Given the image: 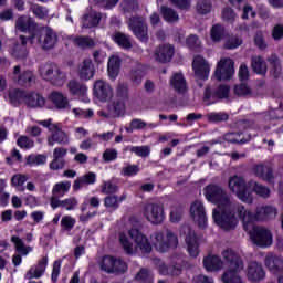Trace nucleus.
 <instances>
[{
  "label": "nucleus",
  "instance_id": "0eeeda50",
  "mask_svg": "<svg viewBox=\"0 0 283 283\" xmlns=\"http://www.w3.org/2000/svg\"><path fill=\"white\" fill-rule=\"evenodd\" d=\"M228 187L230 191L241 200V202H244L245 205H253V192L251 191L249 182H247L242 176L234 175L230 177Z\"/></svg>",
  "mask_w": 283,
  "mask_h": 283
},
{
  "label": "nucleus",
  "instance_id": "cd10ccee",
  "mask_svg": "<svg viewBox=\"0 0 283 283\" xmlns=\"http://www.w3.org/2000/svg\"><path fill=\"white\" fill-rule=\"evenodd\" d=\"M36 28V22L34 19L28 15H22L15 21V30L19 32H30V30H34Z\"/></svg>",
  "mask_w": 283,
  "mask_h": 283
},
{
  "label": "nucleus",
  "instance_id": "aec40b11",
  "mask_svg": "<svg viewBox=\"0 0 283 283\" xmlns=\"http://www.w3.org/2000/svg\"><path fill=\"white\" fill-rule=\"evenodd\" d=\"M48 269V256H43L38 264L31 266L25 273V280H39Z\"/></svg>",
  "mask_w": 283,
  "mask_h": 283
},
{
  "label": "nucleus",
  "instance_id": "a19ab883",
  "mask_svg": "<svg viewBox=\"0 0 283 283\" xmlns=\"http://www.w3.org/2000/svg\"><path fill=\"white\" fill-rule=\"evenodd\" d=\"M11 242H13L15 247V251L20 253V255H28V253H32V247H25L23 240L17 235L11 237Z\"/></svg>",
  "mask_w": 283,
  "mask_h": 283
},
{
  "label": "nucleus",
  "instance_id": "f03ea898",
  "mask_svg": "<svg viewBox=\"0 0 283 283\" xmlns=\"http://www.w3.org/2000/svg\"><path fill=\"white\" fill-rule=\"evenodd\" d=\"M128 235L133 242L129 241V238L124 232L119 233V242L128 255H136L138 251L142 253H151V243L147 235H145L137 228H132L128 230Z\"/></svg>",
  "mask_w": 283,
  "mask_h": 283
},
{
  "label": "nucleus",
  "instance_id": "4d7b16f0",
  "mask_svg": "<svg viewBox=\"0 0 283 283\" xmlns=\"http://www.w3.org/2000/svg\"><path fill=\"white\" fill-rule=\"evenodd\" d=\"M211 0H200L197 3V12H199V14H209V12H211Z\"/></svg>",
  "mask_w": 283,
  "mask_h": 283
},
{
  "label": "nucleus",
  "instance_id": "393cba45",
  "mask_svg": "<svg viewBox=\"0 0 283 283\" xmlns=\"http://www.w3.org/2000/svg\"><path fill=\"white\" fill-rule=\"evenodd\" d=\"M49 98L56 109H72L70 106V99H67V96L63 95V93L53 92Z\"/></svg>",
  "mask_w": 283,
  "mask_h": 283
},
{
  "label": "nucleus",
  "instance_id": "37998d69",
  "mask_svg": "<svg viewBox=\"0 0 283 283\" xmlns=\"http://www.w3.org/2000/svg\"><path fill=\"white\" fill-rule=\"evenodd\" d=\"M252 70L255 74H266V62L261 56H252Z\"/></svg>",
  "mask_w": 283,
  "mask_h": 283
},
{
  "label": "nucleus",
  "instance_id": "e433bc0d",
  "mask_svg": "<svg viewBox=\"0 0 283 283\" xmlns=\"http://www.w3.org/2000/svg\"><path fill=\"white\" fill-rule=\"evenodd\" d=\"M248 187H250V191H254L260 198H269L271 196V190L255 180L248 181Z\"/></svg>",
  "mask_w": 283,
  "mask_h": 283
},
{
  "label": "nucleus",
  "instance_id": "b1692460",
  "mask_svg": "<svg viewBox=\"0 0 283 283\" xmlns=\"http://www.w3.org/2000/svg\"><path fill=\"white\" fill-rule=\"evenodd\" d=\"M107 109L111 112V114H113L114 118H120L125 116L127 105L125 104V99L118 98L108 104Z\"/></svg>",
  "mask_w": 283,
  "mask_h": 283
},
{
  "label": "nucleus",
  "instance_id": "8fccbe9b",
  "mask_svg": "<svg viewBox=\"0 0 283 283\" xmlns=\"http://www.w3.org/2000/svg\"><path fill=\"white\" fill-rule=\"evenodd\" d=\"M31 12H33L34 17L36 19H48L49 10L48 8L41 6V4H31Z\"/></svg>",
  "mask_w": 283,
  "mask_h": 283
},
{
  "label": "nucleus",
  "instance_id": "412c9836",
  "mask_svg": "<svg viewBox=\"0 0 283 283\" xmlns=\"http://www.w3.org/2000/svg\"><path fill=\"white\" fill-rule=\"evenodd\" d=\"M95 70L94 63L91 59H85L82 63L77 66V75L81 81H90L94 78Z\"/></svg>",
  "mask_w": 283,
  "mask_h": 283
},
{
  "label": "nucleus",
  "instance_id": "4c0bfd02",
  "mask_svg": "<svg viewBox=\"0 0 283 283\" xmlns=\"http://www.w3.org/2000/svg\"><path fill=\"white\" fill-rule=\"evenodd\" d=\"M28 96V92L21 91V90H15L11 91L9 93V103L13 105V107H19L22 103H25V98Z\"/></svg>",
  "mask_w": 283,
  "mask_h": 283
},
{
  "label": "nucleus",
  "instance_id": "e2e57ef3",
  "mask_svg": "<svg viewBox=\"0 0 283 283\" xmlns=\"http://www.w3.org/2000/svg\"><path fill=\"white\" fill-rule=\"evenodd\" d=\"M240 45H242V39L238 36H231L224 43L227 50H235V48H240Z\"/></svg>",
  "mask_w": 283,
  "mask_h": 283
},
{
  "label": "nucleus",
  "instance_id": "7c9ffc66",
  "mask_svg": "<svg viewBox=\"0 0 283 283\" xmlns=\"http://www.w3.org/2000/svg\"><path fill=\"white\" fill-rule=\"evenodd\" d=\"M101 19H103L101 12L91 11L90 13L84 15L82 20V28H96V25L101 23Z\"/></svg>",
  "mask_w": 283,
  "mask_h": 283
},
{
  "label": "nucleus",
  "instance_id": "6ab92c4d",
  "mask_svg": "<svg viewBox=\"0 0 283 283\" xmlns=\"http://www.w3.org/2000/svg\"><path fill=\"white\" fill-rule=\"evenodd\" d=\"M70 145V136L63 132L61 125L55 126V129L51 132V136L48 137V145L54 147V145Z\"/></svg>",
  "mask_w": 283,
  "mask_h": 283
},
{
  "label": "nucleus",
  "instance_id": "473e14b6",
  "mask_svg": "<svg viewBox=\"0 0 283 283\" xmlns=\"http://www.w3.org/2000/svg\"><path fill=\"white\" fill-rule=\"evenodd\" d=\"M67 90L70 94H73V96H87V86L85 84H81L75 80H71L67 83Z\"/></svg>",
  "mask_w": 283,
  "mask_h": 283
},
{
  "label": "nucleus",
  "instance_id": "2f4dec72",
  "mask_svg": "<svg viewBox=\"0 0 283 283\" xmlns=\"http://www.w3.org/2000/svg\"><path fill=\"white\" fill-rule=\"evenodd\" d=\"M170 85L175 88L179 94H185L187 92V81L181 73H176L170 78Z\"/></svg>",
  "mask_w": 283,
  "mask_h": 283
},
{
  "label": "nucleus",
  "instance_id": "f8f14e48",
  "mask_svg": "<svg viewBox=\"0 0 283 283\" xmlns=\"http://www.w3.org/2000/svg\"><path fill=\"white\" fill-rule=\"evenodd\" d=\"M128 28L143 43H147L149 35L147 32V23L142 17H133L128 21Z\"/></svg>",
  "mask_w": 283,
  "mask_h": 283
},
{
  "label": "nucleus",
  "instance_id": "680f3d73",
  "mask_svg": "<svg viewBox=\"0 0 283 283\" xmlns=\"http://www.w3.org/2000/svg\"><path fill=\"white\" fill-rule=\"evenodd\" d=\"M28 182V176L23 174H17L11 178L12 187H23Z\"/></svg>",
  "mask_w": 283,
  "mask_h": 283
},
{
  "label": "nucleus",
  "instance_id": "a211bd4d",
  "mask_svg": "<svg viewBox=\"0 0 283 283\" xmlns=\"http://www.w3.org/2000/svg\"><path fill=\"white\" fill-rule=\"evenodd\" d=\"M176 54V49L171 44H161L155 50V61L159 63H169Z\"/></svg>",
  "mask_w": 283,
  "mask_h": 283
},
{
  "label": "nucleus",
  "instance_id": "864d4df0",
  "mask_svg": "<svg viewBox=\"0 0 283 283\" xmlns=\"http://www.w3.org/2000/svg\"><path fill=\"white\" fill-rule=\"evenodd\" d=\"M222 36H224V27H222L220 24L213 25L211 29L212 41L218 43L219 41H222Z\"/></svg>",
  "mask_w": 283,
  "mask_h": 283
},
{
  "label": "nucleus",
  "instance_id": "052dcab7",
  "mask_svg": "<svg viewBox=\"0 0 283 283\" xmlns=\"http://www.w3.org/2000/svg\"><path fill=\"white\" fill-rule=\"evenodd\" d=\"M145 127H147V123H145V120L135 118L130 122V126L126 127V132L132 134L134 129H145Z\"/></svg>",
  "mask_w": 283,
  "mask_h": 283
},
{
  "label": "nucleus",
  "instance_id": "72a5a7b5",
  "mask_svg": "<svg viewBox=\"0 0 283 283\" xmlns=\"http://www.w3.org/2000/svg\"><path fill=\"white\" fill-rule=\"evenodd\" d=\"M112 39L119 48L123 50H130L132 48V36L123 32H116L112 35Z\"/></svg>",
  "mask_w": 283,
  "mask_h": 283
},
{
  "label": "nucleus",
  "instance_id": "de8ad7c7",
  "mask_svg": "<svg viewBox=\"0 0 283 283\" xmlns=\"http://www.w3.org/2000/svg\"><path fill=\"white\" fill-rule=\"evenodd\" d=\"M135 280L142 283H154V274L147 269H142L135 276Z\"/></svg>",
  "mask_w": 283,
  "mask_h": 283
},
{
  "label": "nucleus",
  "instance_id": "4be33fe9",
  "mask_svg": "<svg viewBox=\"0 0 283 283\" xmlns=\"http://www.w3.org/2000/svg\"><path fill=\"white\" fill-rule=\"evenodd\" d=\"M266 273L264 272V268L262 264L253 261L248 264L247 269V277L250 282H260L263 277H265Z\"/></svg>",
  "mask_w": 283,
  "mask_h": 283
},
{
  "label": "nucleus",
  "instance_id": "4468645a",
  "mask_svg": "<svg viewBox=\"0 0 283 283\" xmlns=\"http://www.w3.org/2000/svg\"><path fill=\"white\" fill-rule=\"evenodd\" d=\"M93 94L99 101L105 103L106 101H109L112 96H114V90L109 83L105 82L104 80H97L93 86Z\"/></svg>",
  "mask_w": 283,
  "mask_h": 283
},
{
  "label": "nucleus",
  "instance_id": "0e129e2a",
  "mask_svg": "<svg viewBox=\"0 0 283 283\" xmlns=\"http://www.w3.org/2000/svg\"><path fill=\"white\" fill-rule=\"evenodd\" d=\"M240 133H228L224 135V140H227L228 143H248L249 139L240 138Z\"/></svg>",
  "mask_w": 283,
  "mask_h": 283
},
{
  "label": "nucleus",
  "instance_id": "a878e982",
  "mask_svg": "<svg viewBox=\"0 0 283 283\" xmlns=\"http://www.w3.org/2000/svg\"><path fill=\"white\" fill-rule=\"evenodd\" d=\"M206 271H221L224 269V262L218 255H208L203 259Z\"/></svg>",
  "mask_w": 283,
  "mask_h": 283
},
{
  "label": "nucleus",
  "instance_id": "7ed1b4c3",
  "mask_svg": "<svg viewBox=\"0 0 283 283\" xmlns=\"http://www.w3.org/2000/svg\"><path fill=\"white\" fill-rule=\"evenodd\" d=\"M222 258L227 264V270L221 277L222 282L244 283L242 276H240V272L244 271V261H242V258L231 249H226L222 252Z\"/></svg>",
  "mask_w": 283,
  "mask_h": 283
},
{
  "label": "nucleus",
  "instance_id": "ddd939ff",
  "mask_svg": "<svg viewBox=\"0 0 283 283\" xmlns=\"http://www.w3.org/2000/svg\"><path fill=\"white\" fill-rule=\"evenodd\" d=\"M235 74V69L233 67V60L229 57H223L219 61L214 76L218 81H229Z\"/></svg>",
  "mask_w": 283,
  "mask_h": 283
},
{
  "label": "nucleus",
  "instance_id": "c756f323",
  "mask_svg": "<svg viewBox=\"0 0 283 283\" xmlns=\"http://www.w3.org/2000/svg\"><path fill=\"white\" fill-rule=\"evenodd\" d=\"M265 266L271 271V273H280L283 269V261L282 259L277 258L273 254H268L265 256Z\"/></svg>",
  "mask_w": 283,
  "mask_h": 283
},
{
  "label": "nucleus",
  "instance_id": "6e6d98bb",
  "mask_svg": "<svg viewBox=\"0 0 283 283\" xmlns=\"http://www.w3.org/2000/svg\"><path fill=\"white\" fill-rule=\"evenodd\" d=\"M130 151L140 158H147L151 154V148L149 146H133Z\"/></svg>",
  "mask_w": 283,
  "mask_h": 283
},
{
  "label": "nucleus",
  "instance_id": "6e6552de",
  "mask_svg": "<svg viewBox=\"0 0 283 283\" xmlns=\"http://www.w3.org/2000/svg\"><path fill=\"white\" fill-rule=\"evenodd\" d=\"M39 72L44 81H49V83L57 87L64 85L67 80V75L55 63L40 65Z\"/></svg>",
  "mask_w": 283,
  "mask_h": 283
},
{
  "label": "nucleus",
  "instance_id": "bf43d9fd",
  "mask_svg": "<svg viewBox=\"0 0 283 283\" xmlns=\"http://www.w3.org/2000/svg\"><path fill=\"white\" fill-rule=\"evenodd\" d=\"M208 120L210 123H224L229 120V114L227 113H210L208 114Z\"/></svg>",
  "mask_w": 283,
  "mask_h": 283
},
{
  "label": "nucleus",
  "instance_id": "3c124183",
  "mask_svg": "<svg viewBox=\"0 0 283 283\" xmlns=\"http://www.w3.org/2000/svg\"><path fill=\"white\" fill-rule=\"evenodd\" d=\"M115 262L116 259H114V256H104L101 263L102 271H105L106 273H113Z\"/></svg>",
  "mask_w": 283,
  "mask_h": 283
},
{
  "label": "nucleus",
  "instance_id": "39448f33",
  "mask_svg": "<svg viewBox=\"0 0 283 283\" xmlns=\"http://www.w3.org/2000/svg\"><path fill=\"white\" fill-rule=\"evenodd\" d=\"M28 41L31 45H38L41 50L50 51L56 48L59 34L50 27H42L34 31Z\"/></svg>",
  "mask_w": 283,
  "mask_h": 283
},
{
  "label": "nucleus",
  "instance_id": "79ce46f5",
  "mask_svg": "<svg viewBox=\"0 0 283 283\" xmlns=\"http://www.w3.org/2000/svg\"><path fill=\"white\" fill-rule=\"evenodd\" d=\"M123 14H132L138 10V0H123L119 4Z\"/></svg>",
  "mask_w": 283,
  "mask_h": 283
},
{
  "label": "nucleus",
  "instance_id": "dca6fc26",
  "mask_svg": "<svg viewBox=\"0 0 283 283\" xmlns=\"http://www.w3.org/2000/svg\"><path fill=\"white\" fill-rule=\"evenodd\" d=\"M190 214L192 220L198 223L199 227H207V211L205 205L200 200H196L190 206Z\"/></svg>",
  "mask_w": 283,
  "mask_h": 283
},
{
  "label": "nucleus",
  "instance_id": "f3484780",
  "mask_svg": "<svg viewBox=\"0 0 283 283\" xmlns=\"http://www.w3.org/2000/svg\"><path fill=\"white\" fill-rule=\"evenodd\" d=\"M231 92V88L228 85H220L213 93L211 88L207 87L203 95V102L206 105H213L217 98H227Z\"/></svg>",
  "mask_w": 283,
  "mask_h": 283
},
{
  "label": "nucleus",
  "instance_id": "2eb2a0df",
  "mask_svg": "<svg viewBox=\"0 0 283 283\" xmlns=\"http://www.w3.org/2000/svg\"><path fill=\"white\" fill-rule=\"evenodd\" d=\"M192 69L197 78L201 81H207L209 78V74L211 72V64L205 60V57L197 55L192 62Z\"/></svg>",
  "mask_w": 283,
  "mask_h": 283
},
{
  "label": "nucleus",
  "instance_id": "5701e85b",
  "mask_svg": "<svg viewBox=\"0 0 283 283\" xmlns=\"http://www.w3.org/2000/svg\"><path fill=\"white\" fill-rule=\"evenodd\" d=\"M13 81H15L18 85H30V83L36 81V77L32 71H24L21 73V66L17 65L13 69Z\"/></svg>",
  "mask_w": 283,
  "mask_h": 283
},
{
  "label": "nucleus",
  "instance_id": "c03bdc74",
  "mask_svg": "<svg viewBox=\"0 0 283 283\" xmlns=\"http://www.w3.org/2000/svg\"><path fill=\"white\" fill-rule=\"evenodd\" d=\"M21 46L17 45L12 52L15 59H25L28 56V51L25 50V44L28 43V38L20 35Z\"/></svg>",
  "mask_w": 283,
  "mask_h": 283
},
{
  "label": "nucleus",
  "instance_id": "c85d7f7f",
  "mask_svg": "<svg viewBox=\"0 0 283 283\" xmlns=\"http://www.w3.org/2000/svg\"><path fill=\"white\" fill-rule=\"evenodd\" d=\"M25 105L32 108L45 106V97L35 92H27Z\"/></svg>",
  "mask_w": 283,
  "mask_h": 283
},
{
  "label": "nucleus",
  "instance_id": "9b49d317",
  "mask_svg": "<svg viewBox=\"0 0 283 283\" xmlns=\"http://www.w3.org/2000/svg\"><path fill=\"white\" fill-rule=\"evenodd\" d=\"M180 235H185V242L187 251L190 258H198L200 255V239L189 226H184L181 228Z\"/></svg>",
  "mask_w": 283,
  "mask_h": 283
},
{
  "label": "nucleus",
  "instance_id": "69168bd1",
  "mask_svg": "<svg viewBox=\"0 0 283 283\" xmlns=\"http://www.w3.org/2000/svg\"><path fill=\"white\" fill-rule=\"evenodd\" d=\"M237 96H251V88L247 84H238L234 86Z\"/></svg>",
  "mask_w": 283,
  "mask_h": 283
},
{
  "label": "nucleus",
  "instance_id": "5fc2aeb1",
  "mask_svg": "<svg viewBox=\"0 0 283 283\" xmlns=\"http://www.w3.org/2000/svg\"><path fill=\"white\" fill-rule=\"evenodd\" d=\"M61 227L64 231H72V229L76 227V219H74L72 216H64L61 219Z\"/></svg>",
  "mask_w": 283,
  "mask_h": 283
},
{
  "label": "nucleus",
  "instance_id": "338daca9",
  "mask_svg": "<svg viewBox=\"0 0 283 283\" xmlns=\"http://www.w3.org/2000/svg\"><path fill=\"white\" fill-rule=\"evenodd\" d=\"M186 45L190 50H198L200 48V39H198V35L191 34L186 39Z\"/></svg>",
  "mask_w": 283,
  "mask_h": 283
},
{
  "label": "nucleus",
  "instance_id": "58836bf2",
  "mask_svg": "<svg viewBox=\"0 0 283 283\" xmlns=\"http://www.w3.org/2000/svg\"><path fill=\"white\" fill-rule=\"evenodd\" d=\"M70 189H72V182L60 181L53 186L52 196H55L57 198H63V196H65V193L70 192Z\"/></svg>",
  "mask_w": 283,
  "mask_h": 283
},
{
  "label": "nucleus",
  "instance_id": "bb28decb",
  "mask_svg": "<svg viewBox=\"0 0 283 283\" xmlns=\"http://www.w3.org/2000/svg\"><path fill=\"white\" fill-rule=\"evenodd\" d=\"M252 174L263 180H273V169L266 164H259L252 167Z\"/></svg>",
  "mask_w": 283,
  "mask_h": 283
},
{
  "label": "nucleus",
  "instance_id": "f704fd0d",
  "mask_svg": "<svg viewBox=\"0 0 283 283\" xmlns=\"http://www.w3.org/2000/svg\"><path fill=\"white\" fill-rule=\"evenodd\" d=\"M94 182H96V174L87 172L86 175L77 178L74 181L73 189H75V191H78V189H83L85 185H94Z\"/></svg>",
  "mask_w": 283,
  "mask_h": 283
},
{
  "label": "nucleus",
  "instance_id": "423d86ee",
  "mask_svg": "<svg viewBox=\"0 0 283 283\" xmlns=\"http://www.w3.org/2000/svg\"><path fill=\"white\" fill-rule=\"evenodd\" d=\"M150 242L159 253H167L171 249H178V235L169 229L153 233Z\"/></svg>",
  "mask_w": 283,
  "mask_h": 283
},
{
  "label": "nucleus",
  "instance_id": "c9c22d12",
  "mask_svg": "<svg viewBox=\"0 0 283 283\" xmlns=\"http://www.w3.org/2000/svg\"><path fill=\"white\" fill-rule=\"evenodd\" d=\"M107 71L109 78H116L118 76V72H120V57L117 55L111 56L108 59Z\"/></svg>",
  "mask_w": 283,
  "mask_h": 283
},
{
  "label": "nucleus",
  "instance_id": "1a4fd4ad",
  "mask_svg": "<svg viewBox=\"0 0 283 283\" xmlns=\"http://www.w3.org/2000/svg\"><path fill=\"white\" fill-rule=\"evenodd\" d=\"M245 231H248L250 239L256 244V247L266 249V247H271V244H273V234L266 228L255 227L252 223V227Z\"/></svg>",
  "mask_w": 283,
  "mask_h": 283
},
{
  "label": "nucleus",
  "instance_id": "09e8293b",
  "mask_svg": "<svg viewBox=\"0 0 283 283\" xmlns=\"http://www.w3.org/2000/svg\"><path fill=\"white\" fill-rule=\"evenodd\" d=\"M45 163H48V157L45 155H30L27 158V165H30L31 167L45 165Z\"/></svg>",
  "mask_w": 283,
  "mask_h": 283
},
{
  "label": "nucleus",
  "instance_id": "9d476101",
  "mask_svg": "<svg viewBox=\"0 0 283 283\" xmlns=\"http://www.w3.org/2000/svg\"><path fill=\"white\" fill-rule=\"evenodd\" d=\"M143 216L150 224H163L165 221V208L163 203L148 202L143 207Z\"/></svg>",
  "mask_w": 283,
  "mask_h": 283
},
{
  "label": "nucleus",
  "instance_id": "49530a36",
  "mask_svg": "<svg viewBox=\"0 0 283 283\" xmlns=\"http://www.w3.org/2000/svg\"><path fill=\"white\" fill-rule=\"evenodd\" d=\"M139 172H140V166L139 165H132V164L127 163L122 168V176H127L129 178H132L134 176H138Z\"/></svg>",
  "mask_w": 283,
  "mask_h": 283
},
{
  "label": "nucleus",
  "instance_id": "ea45409f",
  "mask_svg": "<svg viewBox=\"0 0 283 283\" xmlns=\"http://www.w3.org/2000/svg\"><path fill=\"white\" fill-rule=\"evenodd\" d=\"M72 42L74 45H77V48H81V50H87V48H96V42H94V39L90 36H76L73 38Z\"/></svg>",
  "mask_w": 283,
  "mask_h": 283
},
{
  "label": "nucleus",
  "instance_id": "13d9d810",
  "mask_svg": "<svg viewBox=\"0 0 283 283\" xmlns=\"http://www.w3.org/2000/svg\"><path fill=\"white\" fill-rule=\"evenodd\" d=\"M78 207V200L75 197H70L62 200V209L66 211H74Z\"/></svg>",
  "mask_w": 283,
  "mask_h": 283
},
{
  "label": "nucleus",
  "instance_id": "20e7f679",
  "mask_svg": "<svg viewBox=\"0 0 283 283\" xmlns=\"http://www.w3.org/2000/svg\"><path fill=\"white\" fill-rule=\"evenodd\" d=\"M239 216L243 217V229L249 231L253 227L254 222H265L266 220H273L277 216V209L273 206H262L256 208L255 213L247 209L244 206L238 207Z\"/></svg>",
  "mask_w": 283,
  "mask_h": 283
},
{
  "label": "nucleus",
  "instance_id": "a18cd8bd",
  "mask_svg": "<svg viewBox=\"0 0 283 283\" xmlns=\"http://www.w3.org/2000/svg\"><path fill=\"white\" fill-rule=\"evenodd\" d=\"M161 13L168 23H176L180 18L178 17V13L174 11V9L169 7H161Z\"/></svg>",
  "mask_w": 283,
  "mask_h": 283
},
{
  "label": "nucleus",
  "instance_id": "774afa93",
  "mask_svg": "<svg viewBox=\"0 0 283 283\" xmlns=\"http://www.w3.org/2000/svg\"><path fill=\"white\" fill-rule=\"evenodd\" d=\"M272 39L274 41H282L283 39V24H275L272 29Z\"/></svg>",
  "mask_w": 283,
  "mask_h": 283
},
{
  "label": "nucleus",
  "instance_id": "603ef678",
  "mask_svg": "<svg viewBox=\"0 0 283 283\" xmlns=\"http://www.w3.org/2000/svg\"><path fill=\"white\" fill-rule=\"evenodd\" d=\"M72 114H74L75 118H92L94 116V109L87 108H72Z\"/></svg>",
  "mask_w": 283,
  "mask_h": 283
},
{
  "label": "nucleus",
  "instance_id": "f257e3e1",
  "mask_svg": "<svg viewBox=\"0 0 283 283\" xmlns=\"http://www.w3.org/2000/svg\"><path fill=\"white\" fill-rule=\"evenodd\" d=\"M203 196L208 202L217 205V208L212 211V218L223 231H234L240 223L244 224V218L238 213L239 207L244 205L231 201L229 193L218 185H208L203 189Z\"/></svg>",
  "mask_w": 283,
  "mask_h": 283
}]
</instances>
